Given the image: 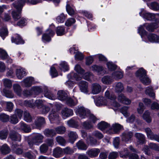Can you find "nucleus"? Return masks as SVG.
Wrapping results in <instances>:
<instances>
[{"instance_id":"10","label":"nucleus","mask_w":159,"mask_h":159,"mask_svg":"<svg viewBox=\"0 0 159 159\" xmlns=\"http://www.w3.org/2000/svg\"><path fill=\"white\" fill-rule=\"evenodd\" d=\"M9 137L12 140L14 141H20L21 139V136L17 131L14 130H10Z\"/></svg>"},{"instance_id":"21","label":"nucleus","mask_w":159,"mask_h":159,"mask_svg":"<svg viewBox=\"0 0 159 159\" xmlns=\"http://www.w3.org/2000/svg\"><path fill=\"white\" fill-rule=\"evenodd\" d=\"M63 150L59 147H57L55 148L53 151V155L56 158H59L63 154Z\"/></svg>"},{"instance_id":"15","label":"nucleus","mask_w":159,"mask_h":159,"mask_svg":"<svg viewBox=\"0 0 159 159\" xmlns=\"http://www.w3.org/2000/svg\"><path fill=\"white\" fill-rule=\"evenodd\" d=\"M100 152L99 149L94 148L88 150L86 153L89 157H94L97 156Z\"/></svg>"},{"instance_id":"29","label":"nucleus","mask_w":159,"mask_h":159,"mask_svg":"<svg viewBox=\"0 0 159 159\" xmlns=\"http://www.w3.org/2000/svg\"><path fill=\"white\" fill-rule=\"evenodd\" d=\"M102 82L106 84H111L114 80L113 78L109 76H104L102 79Z\"/></svg>"},{"instance_id":"38","label":"nucleus","mask_w":159,"mask_h":159,"mask_svg":"<svg viewBox=\"0 0 159 159\" xmlns=\"http://www.w3.org/2000/svg\"><path fill=\"white\" fill-rule=\"evenodd\" d=\"M87 141L88 142H89V143L91 145H98L99 143L98 142L96 139L90 136H89L88 137Z\"/></svg>"},{"instance_id":"32","label":"nucleus","mask_w":159,"mask_h":159,"mask_svg":"<svg viewBox=\"0 0 159 159\" xmlns=\"http://www.w3.org/2000/svg\"><path fill=\"white\" fill-rule=\"evenodd\" d=\"M76 145L79 149L86 150L87 148V145L81 140L79 141L76 143Z\"/></svg>"},{"instance_id":"1","label":"nucleus","mask_w":159,"mask_h":159,"mask_svg":"<svg viewBox=\"0 0 159 159\" xmlns=\"http://www.w3.org/2000/svg\"><path fill=\"white\" fill-rule=\"evenodd\" d=\"M144 27H146L147 30L149 31L152 32L155 29H156L158 27V24L157 23L154 24H149L146 23L144 24L143 25H140L138 29V33L141 36L143 40L146 42V40L144 39V36L146 35L147 32L144 29Z\"/></svg>"},{"instance_id":"17","label":"nucleus","mask_w":159,"mask_h":159,"mask_svg":"<svg viewBox=\"0 0 159 159\" xmlns=\"http://www.w3.org/2000/svg\"><path fill=\"white\" fill-rule=\"evenodd\" d=\"M124 76L123 72L121 70L113 72L111 74L113 80H118L122 78Z\"/></svg>"},{"instance_id":"49","label":"nucleus","mask_w":159,"mask_h":159,"mask_svg":"<svg viewBox=\"0 0 159 159\" xmlns=\"http://www.w3.org/2000/svg\"><path fill=\"white\" fill-rule=\"evenodd\" d=\"M8 55L6 52L2 48H0V58L2 60L8 58Z\"/></svg>"},{"instance_id":"47","label":"nucleus","mask_w":159,"mask_h":159,"mask_svg":"<svg viewBox=\"0 0 159 159\" xmlns=\"http://www.w3.org/2000/svg\"><path fill=\"white\" fill-rule=\"evenodd\" d=\"M80 76L82 78V77L84 79L89 81L93 78V75L90 72H88L83 74Z\"/></svg>"},{"instance_id":"34","label":"nucleus","mask_w":159,"mask_h":159,"mask_svg":"<svg viewBox=\"0 0 159 159\" xmlns=\"http://www.w3.org/2000/svg\"><path fill=\"white\" fill-rule=\"evenodd\" d=\"M80 89H87L88 88V83L85 81H81L78 83Z\"/></svg>"},{"instance_id":"48","label":"nucleus","mask_w":159,"mask_h":159,"mask_svg":"<svg viewBox=\"0 0 159 159\" xmlns=\"http://www.w3.org/2000/svg\"><path fill=\"white\" fill-rule=\"evenodd\" d=\"M56 132L58 134H63L66 131V128L63 126H58L55 128Z\"/></svg>"},{"instance_id":"26","label":"nucleus","mask_w":159,"mask_h":159,"mask_svg":"<svg viewBox=\"0 0 159 159\" xmlns=\"http://www.w3.org/2000/svg\"><path fill=\"white\" fill-rule=\"evenodd\" d=\"M45 123L44 118L42 117H38L34 121V124L37 127H41Z\"/></svg>"},{"instance_id":"12","label":"nucleus","mask_w":159,"mask_h":159,"mask_svg":"<svg viewBox=\"0 0 159 159\" xmlns=\"http://www.w3.org/2000/svg\"><path fill=\"white\" fill-rule=\"evenodd\" d=\"M34 78L31 76L28 77L24 79L22 81V86L26 87H30L34 83Z\"/></svg>"},{"instance_id":"55","label":"nucleus","mask_w":159,"mask_h":159,"mask_svg":"<svg viewBox=\"0 0 159 159\" xmlns=\"http://www.w3.org/2000/svg\"><path fill=\"white\" fill-rule=\"evenodd\" d=\"M96 104L97 106H101L102 105H106L107 103L106 101L104 100V98L102 97L97 100Z\"/></svg>"},{"instance_id":"24","label":"nucleus","mask_w":159,"mask_h":159,"mask_svg":"<svg viewBox=\"0 0 159 159\" xmlns=\"http://www.w3.org/2000/svg\"><path fill=\"white\" fill-rule=\"evenodd\" d=\"M43 133L45 136L48 137H52L56 134L55 130L49 129H45L43 131Z\"/></svg>"},{"instance_id":"30","label":"nucleus","mask_w":159,"mask_h":159,"mask_svg":"<svg viewBox=\"0 0 159 159\" xmlns=\"http://www.w3.org/2000/svg\"><path fill=\"white\" fill-rule=\"evenodd\" d=\"M11 41L12 43H14L17 44H22L24 43V41L18 34L16 35L15 38L13 37L11 38Z\"/></svg>"},{"instance_id":"23","label":"nucleus","mask_w":159,"mask_h":159,"mask_svg":"<svg viewBox=\"0 0 159 159\" xmlns=\"http://www.w3.org/2000/svg\"><path fill=\"white\" fill-rule=\"evenodd\" d=\"M122 128V126L119 124L116 123L113 124L112 127L110 129V130L111 131L109 132L112 134H116L119 132Z\"/></svg>"},{"instance_id":"62","label":"nucleus","mask_w":159,"mask_h":159,"mask_svg":"<svg viewBox=\"0 0 159 159\" xmlns=\"http://www.w3.org/2000/svg\"><path fill=\"white\" fill-rule=\"evenodd\" d=\"M149 148L156 151H159V146L156 143H150L149 144Z\"/></svg>"},{"instance_id":"39","label":"nucleus","mask_w":159,"mask_h":159,"mask_svg":"<svg viewBox=\"0 0 159 159\" xmlns=\"http://www.w3.org/2000/svg\"><path fill=\"white\" fill-rule=\"evenodd\" d=\"M44 94L45 97L49 99L53 100L55 98L54 95L51 92L50 90H45Z\"/></svg>"},{"instance_id":"33","label":"nucleus","mask_w":159,"mask_h":159,"mask_svg":"<svg viewBox=\"0 0 159 159\" xmlns=\"http://www.w3.org/2000/svg\"><path fill=\"white\" fill-rule=\"evenodd\" d=\"M49 118L51 120L57 119L59 118L58 113L57 111L52 110L49 115Z\"/></svg>"},{"instance_id":"46","label":"nucleus","mask_w":159,"mask_h":159,"mask_svg":"<svg viewBox=\"0 0 159 159\" xmlns=\"http://www.w3.org/2000/svg\"><path fill=\"white\" fill-rule=\"evenodd\" d=\"M144 129L145 132L146 134L147 137L148 139H151V138L154 134L151 130V129L149 127H147L144 128Z\"/></svg>"},{"instance_id":"59","label":"nucleus","mask_w":159,"mask_h":159,"mask_svg":"<svg viewBox=\"0 0 159 159\" xmlns=\"http://www.w3.org/2000/svg\"><path fill=\"white\" fill-rule=\"evenodd\" d=\"M94 56H91L86 58V64L87 65H89L93 62L94 58H96V57H93Z\"/></svg>"},{"instance_id":"43","label":"nucleus","mask_w":159,"mask_h":159,"mask_svg":"<svg viewBox=\"0 0 159 159\" xmlns=\"http://www.w3.org/2000/svg\"><path fill=\"white\" fill-rule=\"evenodd\" d=\"M24 117L25 120L27 122H31L32 120V118L30 113L27 111H25L24 112Z\"/></svg>"},{"instance_id":"51","label":"nucleus","mask_w":159,"mask_h":159,"mask_svg":"<svg viewBox=\"0 0 159 159\" xmlns=\"http://www.w3.org/2000/svg\"><path fill=\"white\" fill-rule=\"evenodd\" d=\"M143 118L148 123L151 122L152 119L150 116L149 112L148 111H146L143 115Z\"/></svg>"},{"instance_id":"22","label":"nucleus","mask_w":159,"mask_h":159,"mask_svg":"<svg viewBox=\"0 0 159 159\" xmlns=\"http://www.w3.org/2000/svg\"><path fill=\"white\" fill-rule=\"evenodd\" d=\"M69 141L71 143H73L77 139L78 136L75 132L70 131L68 134Z\"/></svg>"},{"instance_id":"45","label":"nucleus","mask_w":159,"mask_h":159,"mask_svg":"<svg viewBox=\"0 0 159 159\" xmlns=\"http://www.w3.org/2000/svg\"><path fill=\"white\" fill-rule=\"evenodd\" d=\"M23 156L29 159H35L36 158V156L30 151L23 153Z\"/></svg>"},{"instance_id":"11","label":"nucleus","mask_w":159,"mask_h":159,"mask_svg":"<svg viewBox=\"0 0 159 159\" xmlns=\"http://www.w3.org/2000/svg\"><path fill=\"white\" fill-rule=\"evenodd\" d=\"M133 133L131 131H125L122 133L121 136V140L125 142L131 141L133 136Z\"/></svg>"},{"instance_id":"64","label":"nucleus","mask_w":159,"mask_h":159,"mask_svg":"<svg viewBox=\"0 0 159 159\" xmlns=\"http://www.w3.org/2000/svg\"><path fill=\"white\" fill-rule=\"evenodd\" d=\"M40 109V111L43 114H47L50 110V108L49 107L44 105H43Z\"/></svg>"},{"instance_id":"6","label":"nucleus","mask_w":159,"mask_h":159,"mask_svg":"<svg viewBox=\"0 0 159 159\" xmlns=\"http://www.w3.org/2000/svg\"><path fill=\"white\" fill-rule=\"evenodd\" d=\"M50 26L52 28H49L47 29L45 32L42 35V40L44 42L50 41L51 40V38L55 34V32L52 30L54 28V25L52 24Z\"/></svg>"},{"instance_id":"27","label":"nucleus","mask_w":159,"mask_h":159,"mask_svg":"<svg viewBox=\"0 0 159 159\" xmlns=\"http://www.w3.org/2000/svg\"><path fill=\"white\" fill-rule=\"evenodd\" d=\"M57 95L58 99L61 100L66 99L68 97L67 93L64 90H59Z\"/></svg>"},{"instance_id":"63","label":"nucleus","mask_w":159,"mask_h":159,"mask_svg":"<svg viewBox=\"0 0 159 159\" xmlns=\"http://www.w3.org/2000/svg\"><path fill=\"white\" fill-rule=\"evenodd\" d=\"M129 108V107H128L124 106L122 107L120 109L121 113L126 117L128 116L129 115L127 112Z\"/></svg>"},{"instance_id":"37","label":"nucleus","mask_w":159,"mask_h":159,"mask_svg":"<svg viewBox=\"0 0 159 159\" xmlns=\"http://www.w3.org/2000/svg\"><path fill=\"white\" fill-rule=\"evenodd\" d=\"M20 127L26 133L29 132L31 130L30 126L23 122H21L20 123Z\"/></svg>"},{"instance_id":"61","label":"nucleus","mask_w":159,"mask_h":159,"mask_svg":"<svg viewBox=\"0 0 159 159\" xmlns=\"http://www.w3.org/2000/svg\"><path fill=\"white\" fill-rule=\"evenodd\" d=\"M34 103L35 105V106H36L39 109L41 108L44 105L43 101L42 100L40 99L36 100Z\"/></svg>"},{"instance_id":"60","label":"nucleus","mask_w":159,"mask_h":159,"mask_svg":"<svg viewBox=\"0 0 159 159\" xmlns=\"http://www.w3.org/2000/svg\"><path fill=\"white\" fill-rule=\"evenodd\" d=\"M140 81L144 84L148 85L151 82V80L146 75L140 80Z\"/></svg>"},{"instance_id":"25","label":"nucleus","mask_w":159,"mask_h":159,"mask_svg":"<svg viewBox=\"0 0 159 159\" xmlns=\"http://www.w3.org/2000/svg\"><path fill=\"white\" fill-rule=\"evenodd\" d=\"M147 6L149 8L154 11L159 10V4L157 2H153L150 3H147Z\"/></svg>"},{"instance_id":"35","label":"nucleus","mask_w":159,"mask_h":159,"mask_svg":"<svg viewBox=\"0 0 159 159\" xmlns=\"http://www.w3.org/2000/svg\"><path fill=\"white\" fill-rule=\"evenodd\" d=\"M56 32L57 36H61L65 34V31L64 26H58L57 27Z\"/></svg>"},{"instance_id":"5","label":"nucleus","mask_w":159,"mask_h":159,"mask_svg":"<svg viewBox=\"0 0 159 159\" xmlns=\"http://www.w3.org/2000/svg\"><path fill=\"white\" fill-rule=\"evenodd\" d=\"M15 92L18 96L23 95L24 96L27 97L33 95L34 97L39 95L41 91V90H14Z\"/></svg>"},{"instance_id":"4","label":"nucleus","mask_w":159,"mask_h":159,"mask_svg":"<svg viewBox=\"0 0 159 159\" xmlns=\"http://www.w3.org/2000/svg\"><path fill=\"white\" fill-rule=\"evenodd\" d=\"M44 138V136L41 134H35L31 139L28 140V143L30 147L32 148L34 144L42 143Z\"/></svg>"},{"instance_id":"18","label":"nucleus","mask_w":159,"mask_h":159,"mask_svg":"<svg viewBox=\"0 0 159 159\" xmlns=\"http://www.w3.org/2000/svg\"><path fill=\"white\" fill-rule=\"evenodd\" d=\"M61 114L62 116L65 118L72 115L73 112L72 110L67 107H65L62 109Z\"/></svg>"},{"instance_id":"44","label":"nucleus","mask_w":159,"mask_h":159,"mask_svg":"<svg viewBox=\"0 0 159 159\" xmlns=\"http://www.w3.org/2000/svg\"><path fill=\"white\" fill-rule=\"evenodd\" d=\"M66 104L70 107H72L76 105L77 103L78 102L74 101L71 98H68L67 99L66 102Z\"/></svg>"},{"instance_id":"19","label":"nucleus","mask_w":159,"mask_h":159,"mask_svg":"<svg viewBox=\"0 0 159 159\" xmlns=\"http://www.w3.org/2000/svg\"><path fill=\"white\" fill-rule=\"evenodd\" d=\"M146 75V71L143 68L139 69L136 72V76L140 80Z\"/></svg>"},{"instance_id":"3","label":"nucleus","mask_w":159,"mask_h":159,"mask_svg":"<svg viewBox=\"0 0 159 159\" xmlns=\"http://www.w3.org/2000/svg\"><path fill=\"white\" fill-rule=\"evenodd\" d=\"M74 70L77 73L71 72L68 74L67 78L69 80H75L77 81L80 80L82 79L81 76H80L82 75L84 73V70L81 68L80 65L78 64L75 65Z\"/></svg>"},{"instance_id":"2","label":"nucleus","mask_w":159,"mask_h":159,"mask_svg":"<svg viewBox=\"0 0 159 159\" xmlns=\"http://www.w3.org/2000/svg\"><path fill=\"white\" fill-rule=\"evenodd\" d=\"M25 2V0H20L13 4V6L16 10V11H13L12 13V16L15 20H17L20 18L21 11Z\"/></svg>"},{"instance_id":"56","label":"nucleus","mask_w":159,"mask_h":159,"mask_svg":"<svg viewBox=\"0 0 159 159\" xmlns=\"http://www.w3.org/2000/svg\"><path fill=\"white\" fill-rule=\"evenodd\" d=\"M107 65L108 69L111 71L114 70L116 68L117 66L112 62L109 61L107 62Z\"/></svg>"},{"instance_id":"28","label":"nucleus","mask_w":159,"mask_h":159,"mask_svg":"<svg viewBox=\"0 0 159 159\" xmlns=\"http://www.w3.org/2000/svg\"><path fill=\"white\" fill-rule=\"evenodd\" d=\"M59 68L60 70L64 72L67 71L69 69L68 65L65 61H62L60 63Z\"/></svg>"},{"instance_id":"50","label":"nucleus","mask_w":159,"mask_h":159,"mask_svg":"<svg viewBox=\"0 0 159 159\" xmlns=\"http://www.w3.org/2000/svg\"><path fill=\"white\" fill-rule=\"evenodd\" d=\"M63 150V153L66 155H71L74 152L73 150L69 147L64 148Z\"/></svg>"},{"instance_id":"13","label":"nucleus","mask_w":159,"mask_h":159,"mask_svg":"<svg viewBox=\"0 0 159 159\" xmlns=\"http://www.w3.org/2000/svg\"><path fill=\"white\" fill-rule=\"evenodd\" d=\"M134 137L137 139V142L138 144H143L146 142L145 135L141 133H136L134 134Z\"/></svg>"},{"instance_id":"7","label":"nucleus","mask_w":159,"mask_h":159,"mask_svg":"<svg viewBox=\"0 0 159 159\" xmlns=\"http://www.w3.org/2000/svg\"><path fill=\"white\" fill-rule=\"evenodd\" d=\"M140 16L144 19L150 21L153 20H156V16L158 14H155L149 12L143 9H141V11L139 12Z\"/></svg>"},{"instance_id":"57","label":"nucleus","mask_w":159,"mask_h":159,"mask_svg":"<svg viewBox=\"0 0 159 159\" xmlns=\"http://www.w3.org/2000/svg\"><path fill=\"white\" fill-rule=\"evenodd\" d=\"M68 125L71 127L76 128L78 126L77 122L73 119H71L67 121Z\"/></svg>"},{"instance_id":"53","label":"nucleus","mask_w":159,"mask_h":159,"mask_svg":"<svg viewBox=\"0 0 159 159\" xmlns=\"http://www.w3.org/2000/svg\"><path fill=\"white\" fill-rule=\"evenodd\" d=\"M113 87L115 89H124L123 84L120 82L115 83L113 84Z\"/></svg>"},{"instance_id":"16","label":"nucleus","mask_w":159,"mask_h":159,"mask_svg":"<svg viewBox=\"0 0 159 159\" xmlns=\"http://www.w3.org/2000/svg\"><path fill=\"white\" fill-rule=\"evenodd\" d=\"M148 40L150 42L152 43H159V36L156 34L150 33L147 35Z\"/></svg>"},{"instance_id":"40","label":"nucleus","mask_w":159,"mask_h":159,"mask_svg":"<svg viewBox=\"0 0 159 159\" xmlns=\"http://www.w3.org/2000/svg\"><path fill=\"white\" fill-rule=\"evenodd\" d=\"M56 140L57 143L62 146H65L66 143V140L62 137L58 136L56 138Z\"/></svg>"},{"instance_id":"14","label":"nucleus","mask_w":159,"mask_h":159,"mask_svg":"<svg viewBox=\"0 0 159 159\" xmlns=\"http://www.w3.org/2000/svg\"><path fill=\"white\" fill-rule=\"evenodd\" d=\"M15 72L16 77L19 79H21L27 75L26 70L23 68L16 69Z\"/></svg>"},{"instance_id":"58","label":"nucleus","mask_w":159,"mask_h":159,"mask_svg":"<svg viewBox=\"0 0 159 159\" xmlns=\"http://www.w3.org/2000/svg\"><path fill=\"white\" fill-rule=\"evenodd\" d=\"M66 16L63 13L61 14L56 18V21L59 23H62L64 22Z\"/></svg>"},{"instance_id":"52","label":"nucleus","mask_w":159,"mask_h":159,"mask_svg":"<svg viewBox=\"0 0 159 159\" xmlns=\"http://www.w3.org/2000/svg\"><path fill=\"white\" fill-rule=\"evenodd\" d=\"M8 32L6 28H3L0 30V36L4 39L5 37L7 35Z\"/></svg>"},{"instance_id":"41","label":"nucleus","mask_w":159,"mask_h":159,"mask_svg":"<svg viewBox=\"0 0 159 159\" xmlns=\"http://www.w3.org/2000/svg\"><path fill=\"white\" fill-rule=\"evenodd\" d=\"M8 133L7 129H4L0 131V139H7Z\"/></svg>"},{"instance_id":"36","label":"nucleus","mask_w":159,"mask_h":159,"mask_svg":"<svg viewBox=\"0 0 159 159\" xmlns=\"http://www.w3.org/2000/svg\"><path fill=\"white\" fill-rule=\"evenodd\" d=\"M98 126L99 129L102 130L108 128L109 124L105 121H102L99 123Z\"/></svg>"},{"instance_id":"31","label":"nucleus","mask_w":159,"mask_h":159,"mask_svg":"<svg viewBox=\"0 0 159 159\" xmlns=\"http://www.w3.org/2000/svg\"><path fill=\"white\" fill-rule=\"evenodd\" d=\"M1 151L3 154H7L9 153L11 151L10 148L6 144H3L1 148Z\"/></svg>"},{"instance_id":"54","label":"nucleus","mask_w":159,"mask_h":159,"mask_svg":"<svg viewBox=\"0 0 159 159\" xmlns=\"http://www.w3.org/2000/svg\"><path fill=\"white\" fill-rule=\"evenodd\" d=\"M50 74L52 78L56 77L58 75V72L57 70L53 66L51 67Z\"/></svg>"},{"instance_id":"9","label":"nucleus","mask_w":159,"mask_h":159,"mask_svg":"<svg viewBox=\"0 0 159 159\" xmlns=\"http://www.w3.org/2000/svg\"><path fill=\"white\" fill-rule=\"evenodd\" d=\"M76 111L80 116L83 119L87 116L90 111L84 107H78Z\"/></svg>"},{"instance_id":"42","label":"nucleus","mask_w":159,"mask_h":159,"mask_svg":"<svg viewBox=\"0 0 159 159\" xmlns=\"http://www.w3.org/2000/svg\"><path fill=\"white\" fill-rule=\"evenodd\" d=\"M23 105L25 106L31 108H33L35 107V105L33 103V100L25 101L23 102Z\"/></svg>"},{"instance_id":"20","label":"nucleus","mask_w":159,"mask_h":159,"mask_svg":"<svg viewBox=\"0 0 159 159\" xmlns=\"http://www.w3.org/2000/svg\"><path fill=\"white\" fill-rule=\"evenodd\" d=\"M2 84L6 89H10L12 86V81L11 80L5 78L2 80Z\"/></svg>"},{"instance_id":"8","label":"nucleus","mask_w":159,"mask_h":159,"mask_svg":"<svg viewBox=\"0 0 159 159\" xmlns=\"http://www.w3.org/2000/svg\"><path fill=\"white\" fill-rule=\"evenodd\" d=\"M121 91L120 90H117L116 92L119 93L118 97V101L125 105H129L131 103V101L125 97L123 94L120 93Z\"/></svg>"}]
</instances>
